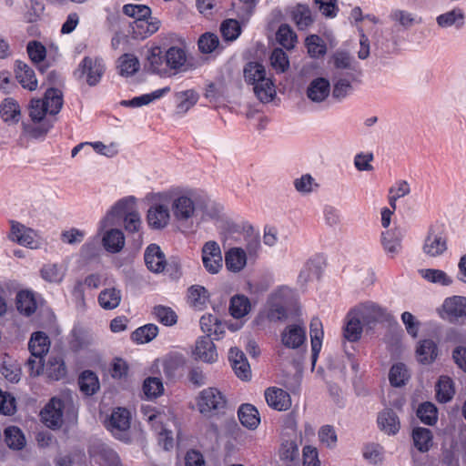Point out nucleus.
I'll return each mask as SVG.
<instances>
[{"label":"nucleus","mask_w":466,"mask_h":466,"mask_svg":"<svg viewBox=\"0 0 466 466\" xmlns=\"http://www.w3.org/2000/svg\"><path fill=\"white\" fill-rule=\"evenodd\" d=\"M167 192L172 218L181 228H192L200 221L218 217L221 210L206 194L196 189L177 187Z\"/></svg>","instance_id":"f257e3e1"},{"label":"nucleus","mask_w":466,"mask_h":466,"mask_svg":"<svg viewBox=\"0 0 466 466\" xmlns=\"http://www.w3.org/2000/svg\"><path fill=\"white\" fill-rule=\"evenodd\" d=\"M196 405L198 412L207 419L222 417L229 409L226 393L217 387L200 390L196 398Z\"/></svg>","instance_id":"f03ea898"},{"label":"nucleus","mask_w":466,"mask_h":466,"mask_svg":"<svg viewBox=\"0 0 466 466\" xmlns=\"http://www.w3.org/2000/svg\"><path fill=\"white\" fill-rule=\"evenodd\" d=\"M148 199L150 200V206L147 213L148 226L153 229L167 228L172 218L169 196L167 190L152 193Z\"/></svg>","instance_id":"7ed1b4c3"},{"label":"nucleus","mask_w":466,"mask_h":466,"mask_svg":"<svg viewBox=\"0 0 466 466\" xmlns=\"http://www.w3.org/2000/svg\"><path fill=\"white\" fill-rule=\"evenodd\" d=\"M131 413L126 408H116L105 420L106 429L117 440L130 442Z\"/></svg>","instance_id":"20e7f679"},{"label":"nucleus","mask_w":466,"mask_h":466,"mask_svg":"<svg viewBox=\"0 0 466 466\" xmlns=\"http://www.w3.org/2000/svg\"><path fill=\"white\" fill-rule=\"evenodd\" d=\"M291 289L287 286L279 287L270 293L266 306V316L271 321L287 318L286 303L291 297Z\"/></svg>","instance_id":"39448f33"},{"label":"nucleus","mask_w":466,"mask_h":466,"mask_svg":"<svg viewBox=\"0 0 466 466\" xmlns=\"http://www.w3.org/2000/svg\"><path fill=\"white\" fill-rule=\"evenodd\" d=\"M10 226L8 238L11 241L31 249L41 248L43 241L37 231L15 220L10 221Z\"/></svg>","instance_id":"423d86ee"},{"label":"nucleus","mask_w":466,"mask_h":466,"mask_svg":"<svg viewBox=\"0 0 466 466\" xmlns=\"http://www.w3.org/2000/svg\"><path fill=\"white\" fill-rule=\"evenodd\" d=\"M136 202L137 198L134 196H127L117 200L99 222V230H106L107 228L116 225L122 217L125 218L126 214L136 210Z\"/></svg>","instance_id":"0eeeda50"},{"label":"nucleus","mask_w":466,"mask_h":466,"mask_svg":"<svg viewBox=\"0 0 466 466\" xmlns=\"http://www.w3.org/2000/svg\"><path fill=\"white\" fill-rule=\"evenodd\" d=\"M105 72V65L99 57L85 56L80 62L76 75L86 76V83L93 86L97 85Z\"/></svg>","instance_id":"6e6552de"},{"label":"nucleus","mask_w":466,"mask_h":466,"mask_svg":"<svg viewBox=\"0 0 466 466\" xmlns=\"http://www.w3.org/2000/svg\"><path fill=\"white\" fill-rule=\"evenodd\" d=\"M64 403L57 397L52 398L41 411L43 422L52 429L59 428L63 422Z\"/></svg>","instance_id":"1a4fd4ad"},{"label":"nucleus","mask_w":466,"mask_h":466,"mask_svg":"<svg viewBox=\"0 0 466 466\" xmlns=\"http://www.w3.org/2000/svg\"><path fill=\"white\" fill-rule=\"evenodd\" d=\"M202 262L205 268L211 274H216L222 268V254L216 241H208L202 248Z\"/></svg>","instance_id":"9d476101"},{"label":"nucleus","mask_w":466,"mask_h":466,"mask_svg":"<svg viewBox=\"0 0 466 466\" xmlns=\"http://www.w3.org/2000/svg\"><path fill=\"white\" fill-rule=\"evenodd\" d=\"M167 67L173 71V74L187 72V56L185 48L180 46H170L164 56Z\"/></svg>","instance_id":"9b49d317"},{"label":"nucleus","mask_w":466,"mask_h":466,"mask_svg":"<svg viewBox=\"0 0 466 466\" xmlns=\"http://www.w3.org/2000/svg\"><path fill=\"white\" fill-rule=\"evenodd\" d=\"M447 249L446 238L441 233L437 232L433 228H431L424 239L422 251L431 258L441 256Z\"/></svg>","instance_id":"f8f14e48"},{"label":"nucleus","mask_w":466,"mask_h":466,"mask_svg":"<svg viewBox=\"0 0 466 466\" xmlns=\"http://www.w3.org/2000/svg\"><path fill=\"white\" fill-rule=\"evenodd\" d=\"M352 310L365 324L385 319L388 315L385 309L372 302L360 304Z\"/></svg>","instance_id":"ddd939ff"},{"label":"nucleus","mask_w":466,"mask_h":466,"mask_svg":"<svg viewBox=\"0 0 466 466\" xmlns=\"http://www.w3.org/2000/svg\"><path fill=\"white\" fill-rule=\"evenodd\" d=\"M330 91L329 81L324 77H317L309 82L306 96L311 102L319 104L329 97Z\"/></svg>","instance_id":"4468645a"},{"label":"nucleus","mask_w":466,"mask_h":466,"mask_svg":"<svg viewBox=\"0 0 466 466\" xmlns=\"http://www.w3.org/2000/svg\"><path fill=\"white\" fill-rule=\"evenodd\" d=\"M306 329L299 324L287 326L281 333V342L289 349H299L306 341Z\"/></svg>","instance_id":"2eb2a0df"},{"label":"nucleus","mask_w":466,"mask_h":466,"mask_svg":"<svg viewBox=\"0 0 466 466\" xmlns=\"http://www.w3.org/2000/svg\"><path fill=\"white\" fill-rule=\"evenodd\" d=\"M144 259L147 268L154 273L164 271L167 265L165 254L157 244H150L146 248Z\"/></svg>","instance_id":"dca6fc26"},{"label":"nucleus","mask_w":466,"mask_h":466,"mask_svg":"<svg viewBox=\"0 0 466 466\" xmlns=\"http://www.w3.org/2000/svg\"><path fill=\"white\" fill-rule=\"evenodd\" d=\"M193 354L197 360L207 363H213L218 360L215 344L208 336L201 337L197 340Z\"/></svg>","instance_id":"f3484780"},{"label":"nucleus","mask_w":466,"mask_h":466,"mask_svg":"<svg viewBox=\"0 0 466 466\" xmlns=\"http://www.w3.org/2000/svg\"><path fill=\"white\" fill-rule=\"evenodd\" d=\"M265 399L268 405L276 410H287L291 406L289 394L284 390L276 387L266 390Z\"/></svg>","instance_id":"a211bd4d"},{"label":"nucleus","mask_w":466,"mask_h":466,"mask_svg":"<svg viewBox=\"0 0 466 466\" xmlns=\"http://www.w3.org/2000/svg\"><path fill=\"white\" fill-rule=\"evenodd\" d=\"M403 232L399 228L388 229L381 233V244L384 251L391 257L396 256L401 250Z\"/></svg>","instance_id":"6ab92c4d"},{"label":"nucleus","mask_w":466,"mask_h":466,"mask_svg":"<svg viewBox=\"0 0 466 466\" xmlns=\"http://www.w3.org/2000/svg\"><path fill=\"white\" fill-rule=\"evenodd\" d=\"M443 312L451 320H458L466 317V298L454 296L444 300L442 305Z\"/></svg>","instance_id":"aec40b11"},{"label":"nucleus","mask_w":466,"mask_h":466,"mask_svg":"<svg viewBox=\"0 0 466 466\" xmlns=\"http://www.w3.org/2000/svg\"><path fill=\"white\" fill-rule=\"evenodd\" d=\"M436 23L441 28L454 26L456 29H461L465 24V15L461 8L455 7L439 15L436 17Z\"/></svg>","instance_id":"412c9836"},{"label":"nucleus","mask_w":466,"mask_h":466,"mask_svg":"<svg viewBox=\"0 0 466 466\" xmlns=\"http://www.w3.org/2000/svg\"><path fill=\"white\" fill-rule=\"evenodd\" d=\"M49 337L43 331L33 332L29 342L28 350L34 358H44L50 349Z\"/></svg>","instance_id":"4be33fe9"},{"label":"nucleus","mask_w":466,"mask_h":466,"mask_svg":"<svg viewBox=\"0 0 466 466\" xmlns=\"http://www.w3.org/2000/svg\"><path fill=\"white\" fill-rule=\"evenodd\" d=\"M15 77L23 88L35 91L38 87L35 71L26 64L17 62L15 67Z\"/></svg>","instance_id":"5701e85b"},{"label":"nucleus","mask_w":466,"mask_h":466,"mask_svg":"<svg viewBox=\"0 0 466 466\" xmlns=\"http://www.w3.org/2000/svg\"><path fill=\"white\" fill-rule=\"evenodd\" d=\"M354 76L351 73H347L345 76L340 73H335L332 78L333 88L332 96L335 99H344L352 90L351 83Z\"/></svg>","instance_id":"b1692460"},{"label":"nucleus","mask_w":466,"mask_h":466,"mask_svg":"<svg viewBox=\"0 0 466 466\" xmlns=\"http://www.w3.org/2000/svg\"><path fill=\"white\" fill-rule=\"evenodd\" d=\"M362 323L363 321L355 314V311L350 309L346 316V324L343 330L345 339L350 342L358 341L361 337Z\"/></svg>","instance_id":"393cba45"},{"label":"nucleus","mask_w":466,"mask_h":466,"mask_svg":"<svg viewBox=\"0 0 466 466\" xmlns=\"http://www.w3.org/2000/svg\"><path fill=\"white\" fill-rule=\"evenodd\" d=\"M66 274V267L58 263H46L40 268L41 278L53 284H59L63 281Z\"/></svg>","instance_id":"a878e982"},{"label":"nucleus","mask_w":466,"mask_h":466,"mask_svg":"<svg viewBox=\"0 0 466 466\" xmlns=\"http://www.w3.org/2000/svg\"><path fill=\"white\" fill-rule=\"evenodd\" d=\"M169 92L170 87L165 86L163 88L157 89L149 94H144L139 96H135L129 100H122L120 102V105L127 107H140L142 106H147L157 99L161 98Z\"/></svg>","instance_id":"bb28decb"},{"label":"nucleus","mask_w":466,"mask_h":466,"mask_svg":"<svg viewBox=\"0 0 466 466\" xmlns=\"http://www.w3.org/2000/svg\"><path fill=\"white\" fill-rule=\"evenodd\" d=\"M15 300L17 310L21 314L29 317L35 312L37 303L35 299V295L33 291L20 290L16 294Z\"/></svg>","instance_id":"cd10ccee"},{"label":"nucleus","mask_w":466,"mask_h":466,"mask_svg":"<svg viewBox=\"0 0 466 466\" xmlns=\"http://www.w3.org/2000/svg\"><path fill=\"white\" fill-rule=\"evenodd\" d=\"M227 268L231 272L241 271L247 264V255L241 248H232L225 255Z\"/></svg>","instance_id":"c85d7f7f"},{"label":"nucleus","mask_w":466,"mask_h":466,"mask_svg":"<svg viewBox=\"0 0 466 466\" xmlns=\"http://www.w3.org/2000/svg\"><path fill=\"white\" fill-rule=\"evenodd\" d=\"M238 415L241 424L248 429L255 430L260 423L258 411L251 404H242L238 409Z\"/></svg>","instance_id":"c756f323"},{"label":"nucleus","mask_w":466,"mask_h":466,"mask_svg":"<svg viewBox=\"0 0 466 466\" xmlns=\"http://www.w3.org/2000/svg\"><path fill=\"white\" fill-rule=\"evenodd\" d=\"M102 242L108 252L117 253L125 246V237L120 229L111 228L106 230L102 238Z\"/></svg>","instance_id":"7c9ffc66"},{"label":"nucleus","mask_w":466,"mask_h":466,"mask_svg":"<svg viewBox=\"0 0 466 466\" xmlns=\"http://www.w3.org/2000/svg\"><path fill=\"white\" fill-rule=\"evenodd\" d=\"M380 429L389 435L396 434L400 430V420L392 410H384L378 416Z\"/></svg>","instance_id":"2f4dec72"},{"label":"nucleus","mask_w":466,"mask_h":466,"mask_svg":"<svg viewBox=\"0 0 466 466\" xmlns=\"http://www.w3.org/2000/svg\"><path fill=\"white\" fill-rule=\"evenodd\" d=\"M201 330L208 337L214 336V339H218L224 332V326L217 316L212 314H204L199 320Z\"/></svg>","instance_id":"473e14b6"},{"label":"nucleus","mask_w":466,"mask_h":466,"mask_svg":"<svg viewBox=\"0 0 466 466\" xmlns=\"http://www.w3.org/2000/svg\"><path fill=\"white\" fill-rule=\"evenodd\" d=\"M160 22L157 19L144 18L134 20L131 24L133 34L137 37L146 38L159 29Z\"/></svg>","instance_id":"72a5a7b5"},{"label":"nucleus","mask_w":466,"mask_h":466,"mask_svg":"<svg viewBox=\"0 0 466 466\" xmlns=\"http://www.w3.org/2000/svg\"><path fill=\"white\" fill-rule=\"evenodd\" d=\"M44 374L50 380H59L65 378L66 367L64 360L58 356L50 357L46 364Z\"/></svg>","instance_id":"f704fd0d"},{"label":"nucleus","mask_w":466,"mask_h":466,"mask_svg":"<svg viewBox=\"0 0 466 466\" xmlns=\"http://www.w3.org/2000/svg\"><path fill=\"white\" fill-rule=\"evenodd\" d=\"M94 457L96 463L100 466H122L117 453L105 444L98 446Z\"/></svg>","instance_id":"c9c22d12"},{"label":"nucleus","mask_w":466,"mask_h":466,"mask_svg":"<svg viewBox=\"0 0 466 466\" xmlns=\"http://www.w3.org/2000/svg\"><path fill=\"white\" fill-rule=\"evenodd\" d=\"M121 291L116 288L103 289L98 295L99 306L106 310L117 308L121 302Z\"/></svg>","instance_id":"e433bc0d"},{"label":"nucleus","mask_w":466,"mask_h":466,"mask_svg":"<svg viewBox=\"0 0 466 466\" xmlns=\"http://www.w3.org/2000/svg\"><path fill=\"white\" fill-rule=\"evenodd\" d=\"M186 360L181 353L171 352L161 360L163 371L167 378H173L176 372L185 365Z\"/></svg>","instance_id":"4c0bfd02"},{"label":"nucleus","mask_w":466,"mask_h":466,"mask_svg":"<svg viewBox=\"0 0 466 466\" xmlns=\"http://www.w3.org/2000/svg\"><path fill=\"white\" fill-rule=\"evenodd\" d=\"M291 17L299 30H305L313 23L311 11L308 5H297L291 11Z\"/></svg>","instance_id":"58836bf2"},{"label":"nucleus","mask_w":466,"mask_h":466,"mask_svg":"<svg viewBox=\"0 0 466 466\" xmlns=\"http://www.w3.org/2000/svg\"><path fill=\"white\" fill-rule=\"evenodd\" d=\"M21 118V109L19 104L13 98H5L2 102V120L9 123H18Z\"/></svg>","instance_id":"ea45409f"},{"label":"nucleus","mask_w":466,"mask_h":466,"mask_svg":"<svg viewBox=\"0 0 466 466\" xmlns=\"http://www.w3.org/2000/svg\"><path fill=\"white\" fill-rule=\"evenodd\" d=\"M43 100L48 108V114L56 115L63 106V93L58 88H47Z\"/></svg>","instance_id":"a19ab883"},{"label":"nucleus","mask_w":466,"mask_h":466,"mask_svg":"<svg viewBox=\"0 0 466 466\" xmlns=\"http://www.w3.org/2000/svg\"><path fill=\"white\" fill-rule=\"evenodd\" d=\"M310 339H311V350L314 360L321 350L322 339H323V329L322 323L319 319L314 318L310 322Z\"/></svg>","instance_id":"79ce46f5"},{"label":"nucleus","mask_w":466,"mask_h":466,"mask_svg":"<svg viewBox=\"0 0 466 466\" xmlns=\"http://www.w3.org/2000/svg\"><path fill=\"white\" fill-rule=\"evenodd\" d=\"M256 96L262 103H268L276 96V89L273 81L270 78L262 79L253 87Z\"/></svg>","instance_id":"37998d69"},{"label":"nucleus","mask_w":466,"mask_h":466,"mask_svg":"<svg viewBox=\"0 0 466 466\" xmlns=\"http://www.w3.org/2000/svg\"><path fill=\"white\" fill-rule=\"evenodd\" d=\"M432 433L427 428L418 427L412 431L414 446L421 452H426L432 445Z\"/></svg>","instance_id":"c03bdc74"},{"label":"nucleus","mask_w":466,"mask_h":466,"mask_svg":"<svg viewBox=\"0 0 466 466\" xmlns=\"http://www.w3.org/2000/svg\"><path fill=\"white\" fill-rule=\"evenodd\" d=\"M418 360L423 364L431 363L438 355L437 346L431 339H424L420 342L416 350Z\"/></svg>","instance_id":"a18cd8bd"},{"label":"nucleus","mask_w":466,"mask_h":466,"mask_svg":"<svg viewBox=\"0 0 466 466\" xmlns=\"http://www.w3.org/2000/svg\"><path fill=\"white\" fill-rule=\"evenodd\" d=\"M455 394L452 380L448 376H441L436 385V395L439 401L446 403Z\"/></svg>","instance_id":"49530a36"},{"label":"nucleus","mask_w":466,"mask_h":466,"mask_svg":"<svg viewBox=\"0 0 466 466\" xmlns=\"http://www.w3.org/2000/svg\"><path fill=\"white\" fill-rule=\"evenodd\" d=\"M251 309V304L248 297L244 295H236L231 298L229 311L235 319H240L246 316Z\"/></svg>","instance_id":"de8ad7c7"},{"label":"nucleus","mask_w":466,"mask_h":466,"mask_svg":"<svg viewBox=\"0 0 466 466\" xmlns=\"http://www.w3.org/2000/svg\"><path fill=\"white\" fill-rule=\"evenodd\" d=\"M177 108L178 112H187L198 100V93L193 89H188L175 94Z\"/></svg>","instance_id":"09e8293b"},{"label":"nucleus","mask_w":466,"mask_h":466,"mask_svg":"<svg viewBox=\"0 0 466 466\" xmlns=\"http://www.w3.org/2000/svg\"><path fill=\"white\" fill-rule=\"evenodd\" d=\"M78 384L81 391L86 395L91 396L99 389V382L96 375L90 371L85 370L79 377Z\"/></svg>","instance_id":"8fccbe9b"},{"label":"nucleus","mask_w":466,"mask_h":466,"mask_svg":"<svg viewBox=\"0 0 466 466\" xmlns=\"http://www.w3.org/2000/svg\"><path fill=\"white\" fill-rule=\"evenodd\" d=\"M244 77L245 80L253 85V87L257 83L261 82L262 79H266V71L262 65L250 62L244 67Z\"/></svg>","instance_id":"3c124183"},{"label":"nucleus","mask_w":466,"mask_h":466,"mask_svg":"<svg viewBox=\"0 0 466 466\" xmlns=\"http://www.w3.org/2000/svg\"><path fill=\"white\" fill-rule=\"evenodd\" d=\"M137 57L132 54H124L118 58V68L121 76H133L139 70Z\"/></svg>","instance_id":"603ef678"},{"label":"nucleus","mask_w":466,"mask_h":466,"mask_svg":"<svg viewBox=\"0 0 466 466\" xmlns=\"http://www.w3.org/2000/svg\"><path fill=\"white\" fill-rule=\"evenodd\" d=\"M297 192L301 195H309L319 188L316 179L309 174H304L293 181Z\"/></svg>","instance_id":"864d4df0"},{"label":"nucleus","mask_w":466,"mask_h":466,"mask_svg":"<svg viewBox=\"0 0 466 466\" xmlns=\"http://www.w3.org/2000/svg\"><path fill=\"white\" fill-rule=\"evenodd\" d=\"M158 327L155 324H147L137 328L131 335L134 341L143 344L151 341L157 337Z\"/></svg>","instance_id":"5fc2aeb1"},{"label":"nucleus","mask_w":466,"mask_h":466,"mask_svg":"<svg viewBox=\"0 0 466 466\" xmlns=\"http://www.w3.org/2000/svg\"><path fill=\"white\" fill-rule=\"evenodd\" d=\"M5 441L13 450H21L25 444V439L20 429L9 427L5 430Z\"/></svg>","instance_id":"6e6d98bb"},{"label":"nucleus","mask_w":466,"mask_h":466,"mask_svg":"<svg viewBox=\"0 0 466 466\" xmlns=\"http://www.w3.org/2000/svg\"><path fill=\"white\" fill-rule=\"evenodd\" d=\"M410 378L409 371L403 363L394 364L390 370L389 380L393 387L404 385Z\"/></svg>","instance_id":"4d7b16f0"},{"label":"nucleus","mask_w":466,"mask_h":466,"mask_svg":"<svg viewBox=\"0 0 466 466\" xmlns=\"http://www.w3.org/2000/svg\"><path fill=\"white\" fill-rule=\"evenodd\" d=\"M155 319L165 326H173L177 321L176 312L169 307L157 305L153 309Z\"/></svg>","instance_id":"13d9d810"},{"label":"nucleus","mask_w":466,"mask_h":466,"mask_svg":"<svg viewBox=\"0 0 466 466\" xmlns=\"http://www.w3.org/2000/svg\"><path fill=\"white\" fill-rule=\"evenodd\" d=\"M308 53L311 57L318 58L326 54L327 47L324 40L317 35L306 38Z\"/></svg>","instance_id":"bf43d9fd"},{"label":"nucleus","mask_w":466,"mask_h":466,"mask_svg":"<svg viewBox=\"0 0 466 466\" xmlns=\"http://www.w3.org/2000/svg\"><path fill=\"white\" fill-rule=\"evenodd\" d=\"M417 416L424 424L433 425L438 419L437 408L431 402H424L419 406Z\"/></svg>","instance_id":"052dcab7"},{"label":"nucleus","mask_w":466,"mask_h":466,"mask_svg":"<svg viewBox=\"0 0 466 466\" xmlns=\"http://www.w3.org/2000/svg\"><path fill=\"white\" fill-rule=\"evenodd\" d=\"M277 40L283 47L291 49L297 42V35L289 25L283 24L277 32Z\"/></svg>","instance_id":"680f3d73"},{"label":"nucleus","mask_w":466,"mask_h":466,"mask_svg":"<svg viewBox=\"0 0 466 466\" xmlns=\"http://www.w3.org/2000/svg\"><path fill=\"white\" fill-rule=\"evenodd\" d=\"M319 442L329 449H334L338 442L336 430L331 425H323L318 431Z\"/></svg>","instance_id":"e2e57ef3"},{"label":"nucleus","mask_w":466,"mask_h":466,"mask_svg":"<svg viewBox=\"0 0 466 466\" xmlns=\"http://www.w3.org/2000/svg\"><path fill=\"white\" fill-rule=\"evenodd\" d=\"M188 302L196 309H202L208 300V291L202 286H192L188 289Z\"/></svg>","instance_id":"0e129e2a"},{"label":"nucleus","mask_w":466,"mask_h":466,"mask_svg":"<svg viewBox=\"0 0 466 466\" xmlns=\"http://www.w3.org/2000/svg\"><path fill=\"white\" fill-rule=\"evenodd\" d=\"M147 61L150 66L152 72L158 75H166L167 70L163 68V63L165 61L162 56L161 48L159 46L153 47L147 56Z\"/></svg>","instance_id":"69168bd1"},{"label":"nucleus","mask_w":466,"mask_h":466,"mask_svg":"<svg viewBox=\"0 0 466 466\" xmlns=\"http://www.w3.org/2000/svg\"><path fill=\"white\" fill-rule=\"evenodd\" d=\"M420 272L422 278L432 283L448 286L452 282L450 277L441 269L427 268Z\"/></svg>","instance_id":"338daca9"},{"label":"nucleus","mask_w":466,"mask_h":466,"mask_svg":"<svg viewBox=\"0 0 466 466\" xmlns=\"http://www.w3.org/2000/svg\"><path fill=\"white\" fill-rule=\"evenodd\" d=\"M123 13L135 20L150 18L151 9L145 5L127 4L123 6Z\"/></svg>","instance_id":"774afa93"}]
</instances>
